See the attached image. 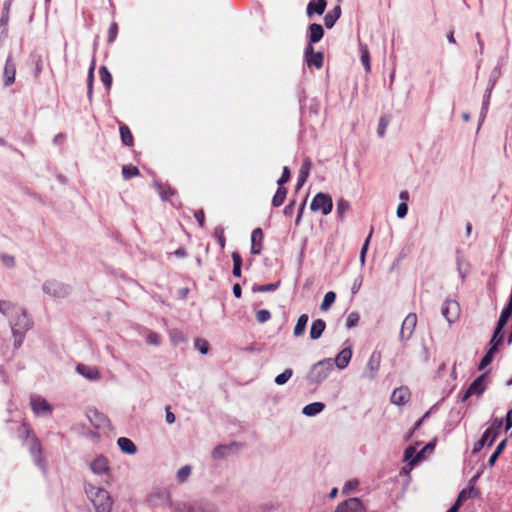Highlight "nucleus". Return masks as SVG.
Segmentation results:
<instances>
[{
  "mask_svg": "<svg viewBox=\"0 0 512 512\" xmlns=\"http://www.w3.org/2000/svg\"><path fill=\"white\" fill-rule=\"evenodd\" d=\"M497 436L498 432L495 431V428H487L480 439L483 440L487 446H491Z\"/></svg>",
  "mask_w": 512,
  "mask_h": 512,
  "instance_id": "nucleus-42",
  "label": "nucleus"
},
{
  "mask_svg": "<svg viewBox=\"0 0 512 512\" xmlns=\"http://www.w3.org/2000/svg\"><path fill=\"white\" fill-rule=\"evenodd\" d=\"M232 260H233L232 274L234 277L239 278V277H241L242 258L238 252H233Z\"/></svg>",
  "mask_w": 512,
  "mask_h": 512,
  "instance_id": "nucleus-41",
  "label": "nucleus"
},
{
  "mask_svg": "<svg viewBox=\"0 0 512 512\" xmlns=\"http://www.w3.org/2000/svg\"><path fill=\"white\" fill-rule=\"evenodd\" d=\"M359 482L357 480H350V481H347L344 486H343V493H348L354 489L357 488Z\"/></svg>",
  "mask_w": 512,
  "mask_h": 512,
  "instance_id": "nucleus-64",
  "label": "nucleus"
},
{
  "mask_svg": "<svg viewBox=\"0 0 512 512\" xmlns=\"http://www.w3.org/2000/svg\"><path fill=\"white\" fill-rule=\"evenodd\" d=\"M90 470L96 475H106L110 472L109 460L106 456L97 455L89 465Z\"/></svg>",
  "mask_w": 512,
  "mask_h": 512,
  "instance_id": "nucleus-12",
  "label": "nucleus"
},
{
  "mask_svg": "<svg viewBox=\"0 0 512 512\" xmlns=\"http://www.w3.org/2000/svg\"><path fill=\"white\" fill-rule=\"evenodd\" d=\"M9 323L14 337V348L19 349L24 342L26 333L33 327V321L27 310L19 306V308L11 314Z\"/></svg>",
  "mask_w": 512,
  "mask_h": 512,
  "instance_id": "nucleus-1",
  "label": "nucleus"
},
{
  "mask_svg": "<svg viewBox=\"0 0 512 512\" xmlns=\"http://www.w3.org/2000/svg\"><path fill=\"white\" fill-rule=\"evenodd\" d=\"M312 211H320L323 215H328L333 209V201L330 195L326 193H317L310 204Z\"/></svg>",
  "mask_w": 512,
  "mask_h": 512,
  "instance_id": "nucleus-7",
  "label": "nucleus"
},
{
  "mask_svg": "<svg viewBox=\"0 0 512 512\" xmlns=\"http://www.w3.org/2000/svg\"><path fill=\"white\" fill-rule=\"evenodd\" d=\"M304 56L308 66H314L317 69L322 68L324 61V55L322 52H315L313 46L306 45L304 49Z\"/></svg>",
  "mask_w": 512,
  "mask_h": 512,
  "instance_id": "nucleus-13",
  "label": "nucleus"
},
{
  "mask_svg": "<svg viewBox=\"0 0 512 512\" xmlns=\"http://www.w3.org/2000/svg\"><path fill=\"white\" fill-rule=\"evenodd\" d=\"M233 446H236V443L216 446L212 451L213 458L216 460L225 458L230 453Z\"/></svg>",
  "mask_w": 512,
  "mask_h": 512,
  "instance_id": "nucleus-35",
  "label": "nucleus"
},
{
  "mask_svg": "<svg viewBox=\"0 0 512 512\" xmlns=\"http://www.w3.org/2000/svg\"><path fill=\"white\" fill-rule=\"evenodd\" d=\"M442 316L451 324L454 323L460 315V306L456 300L446 299L441 308Z\"/></svg>",
  "mask_w": 512,
  "mask_h": 512,
  "instance_id": "nucleus-9",
  "label": "nucleus"
},
{
  "mask_svg": "<svg viewBox=\"0 0 512 512\" xmlns=\"http://www.w3.org/2000/svg\"><path fill=\"white\" fill-rule=\"evenodd\" d=\"M407 213H408L407 203L401 202L397 207V211H396L397 217L402 219V218L406 217Z\"/></svg>",
  "mask_w": 512,
  "mask_h": 512,
  "instance_id": "nucleus-63",
  "label": "nucleus"
},
{
  "mask_svg": "<svg viewBox=\"0 0 512 512\" xmlns=\"http://www.w3.org/2000/svg\"><path fill=\"white\" fill-rule=\"evenodd\" d=\"M456 265L459 276L462 280H464L468 273L469 264L467 263L464 254L460 250L456 251Z\"/></svg>",
  "mask_w": 512,
  "mask_h": 512,
  "instance_id": "nucleus-31",
  "label": "nucleus"
},
{
  "mask_svg": "<svg viewBox=\"0 0 512 512\" xmlns=\"http://www.w3.org/2000/svg\"><path fill=\"white\" fill-rule=\"evenodd\" d=\"M85 493L96 512H111L113 500L107 490L88 484L85 486Z\"/></svg>",
  "mask_w": 512,
  "mask_h": 512,
  "instance_id": "nucleus-3",
  "label": "nucleus"
},
{
  "mask_svg": "<svg viewBox=\"0 0 512 512\" xmlns=\"http://www.w3.org/2000/svg\"><path fill=\"white\" fill-rule=\"evenodd\" d=\"M88 417L91 424L98 429L104 428L109 424V419L98 410H90Z\"/></svg>",
  "mask_w": 512,
  "mask_h": 512,
  "instance_id": "nucleus-23",
  "label": "nucleus"
},
{
  "mask_svg": "<svg viewBox=\"0 0 512 512\" xmlns=\"http://www.w3.org/2000/svg\"><path fill=\"white\" fill-rule=\"evenodd\" d=\"M417 325V315L415 313H409L404 321L402 322L401 330H400V340L405 341L409 340L416 328Z\"/></svg>",
  "mask_w": 512,
  "mask_h": 512,
  "instance_id": "nucleus-11",
  "label": "nucleus"
},
{
  "mask_svg": "<svg viewBox=\"0 0 512 512\" xmlns=\"http://www.w3.org/2000/svg\"><path fill=\"white\" fill-rule=\"evenodd\" d=\"M99 75H100V79H101L103 85L105 86L106 90H110V88L112 86L113 78H112V75L109 72L108 68L106 66H101L99 68Z\"/></svg>",
  "mask_w": 512,
  "mask_h": 512,
  "instance_id": "nucleus-40",
  "label": "nucleus"
},
{
  "mask_svg": "<svg viewBox=\"0 0 512 512\" xmlns=\"http://www.w3.org/2000/svg\"><path fill=\"white\" fill-rule=\"evenodd\" d=\"M350 204L345 199H339L337 202V215L341 220L344 218L346 212L349 210Z\"/></svg>",
  "mask_w": 512,
  "mask_h": 512,
  "instance_id": "nucleus-50",
  "label": "nucleus"
},
{
  "mask_svg": "<svg viewBox=\"0 0 512 512\" xmlns=\"http://www.w3.org/2000/svg\"><path fill=\"white\" fill-rule=\"evenodd\" d=\"M486 376L487 373H483L479 375L476 379L472 381L469 385L468 394L480 396L486 390Z\"/></svg>",
  "mask_w": 512,
  "mask_h": 512,
  "instance_id": "nucleus-21",
  "label": "nucleus"
},
{
  "mask_svg": "<svg viewBox=\"0 0 512 512\" xmlns=\"http://www.w3.org/2000/svg\"><path fill=\"white\" fill-rule=\"evenodd\" d=\"M335 300H336V294L333 291L327 292L324 295L323 301L321 303V306H320L321 310H323V311L328 310L331 307V305L335 302Z\"/></svg>",
  "mask_w": 512,
  "mask_h": 512,
  "instance_id": "nucleus-49",
  "label": "nucleus"
},
{
  "mask_svg": "<svg viewBox=\"0 0 512 512\" xmlns=\"http://www.w3.org/2000/svg\"><path fill=\"white\" fill-rule=\"evenodd\" d=\"M479 495H480V491L477 488H475L474 486H471L469 488H465L460 491L455 503H458L459 507H461L463 501L470 499V498L471 499L477 498V497H479Z\"/></svg>",
  "mask_w": 512,
  "mask_h": 512,
  "instance_id": "nucleus-30",
  "label": "nucleus"
},
{
  "mask_svg": "<svg viewBox=\"0 0 512 512\" xmlns=\"http://www.w3.org/2000/svg\"><path fill=\"white\" fill-rule=\"evenodd\" d=\"M309 317L307 314H302L298 317L296 325L294 326L293 334L295 337H300L304 334Z\"/></svg>",
  "mask_w": 512,
  "mask_h": 512,
  "instance_id": "nucleus-34",
  "label": "nucleus"
},
{
  "mask_svg": "<svg viewBox=\"0 0 512 512\" xmlns=\"http://www.w3.org/2000/svg\"><path fill=\"white\" fill-rule=\"evenodd\" d=\"M194 347L203 355L207 354L209 350V344L203 338H196L194 340Z\"/></svg>",
  "mask_w": 512,
  "mask_h": 512,
  "instance_id": "nucleus-52",
  "label": "nucleus"
},
{
  "mask_svg": "<svg viewBox=\"0 0 512 512\" xmlns=\"http://www.w3.org/2000/svg\"><path fill=\"white\" fill-rule=\"evenodd\" d=\"M362 282H363V276L362 275H358L354 279V282H353L352 287H351V293L353 295L358 293V291L360 290V288L362 286Z\"/></svg>",
  "mask_w": 512,
  "mask_h": 512,
  "instance_id": "nucleus-61",
  "label": "nucleus"
},
{
  "mask_svg": "<svg viewBox=\"0 0 512 512\" xmlns=\"http://www.w3.org/2000/svg\"><path fill=\"white\" fill-rule=\"evenodd\" d=\"M507 438L503 439L502 441H500L495 449V451L491 454V456L489 457L488 459V465L490 467L494 466V464L496 463L498 457L500 456V454L504 451V449L506 448L507 446Z\"/></svg>",
  "mask_w": 512,
  "mask_h": 512,
  "instance_id": "nucleus-39",
  "label": "nucleus"
},
{
  "mask_svg": "<svg viewBox=\"0 0 512 512\" xmlns=\"http://www.w3.org/2000/svg\"><path fill=\"white\" fill-rule=\"evenodd\" d=\"M263 238H264V235H263V231L261 228H255L252 231L251 248H250L251 254H253V255L261 254L262 249H263V246H262Z\"/></svg>",
  "mask_w": 512,
  "mask_h": 512,
  "instance_id": "nucleus-20",
  "label": "nucleus"
},
{
  "mask_svg": "<svg viewBox=\"0 0 512 512\" xmlns=\"http://www.w3.org/2000/svg\"><path fill=\"white\" fill-rule=\"evenodd\" d=\"M327 7L326 0H310L306 7V15L312 18L314 15H322Z\"/></svg>",
  "mask_w": 512,
  "mask_h": 512,
  "instance_id": "nucleus-18",
  "label": "nucleus"
},
{
  "mask_svg": "<svg viewBox=\"0 0 512 512\" xmlns=\"http://www.w3.org/2000/svg\"><path fill=\"white\" fill-rule=\"evenodd\" d=\"M19 436L23 439L24 444L28 447L33 457L34 463L40 469L45 471V459L42 455V445L35 434L25 425L19 430Z\"/></svg>",
  "mask_w": 512,
  "mask_h": 512,
  "instance_id": "nucleus-2",
  "label": "nucleus"
},
{
  "mask_svg": "<svg viewBox=\"0 0 512 512\" xmlns=\"http://www.w3.org/2000/svg\"><path fill=\"white\" fill-rule=\"evenodd\" d=\"M340 16L341 7L340 5H337L324 16L325 27L328 29L333 28L337 20L340 18Z\"/></svg>",
  "mask_w": 512,
  "mask_h": 512,
  "instance_id": "nucleus-29",
  "label": "nucleus"
},
{
  "mask_svg": "<svg viewBox=\"0 0 512 512\" xmlns=\"http://www.w3.org/2000/svg\"><path fill=\"white\" fill-rule=\"evenodd\" d=\"M504 340V332L503 330L494 329L492 337L488 343V351L496 354L499 351V346L502 344Z\"/></svg>",
  "mask_w": 512,
  "mask_h": 512,
  "instance_id": "nucleus-26",
  "label": "nucleus"
},
{
  "mask_svg": "<svg viewBox=\"0 0 512 512\" xmlns=\"http://www.w3.org/2000/svg\"><path fill=\"white\" fill-rule=\"evenodd\" d=\"M146 503L152 508L171 507V494L166 488H156L148 494Z\"/></svg>",
  "mask_w": 512,
  "mask_h": 512,
  "instance_id": "nucleus-6",
  "label": "nucleus"
},
{
  "mask_svg": "<svg viewBox=\"0 0 512 512\" xmlns=\"http://www.w3.org/2000/svg\"><path fill=\"white\" fill-rule=\"evenodd\" d=\"M410 391L406 387L396 388L391 394V402L395 405H403L410 399Z\"/></svg>",
  "mask_w": 512,
  "mask_h": 512,
  "instance_id": "nucleus-22",
  "label": "nucleus"
},
{
  "mask_svg": "<svg viewBox=\"0 0 512 512\" xmlns=\"http://www.w3.org/2000/svg\"><path fill=\"white\" fill-rule=\"evenodd\" d=\"M117 34H118V25H117V23L113 22L110 25L109 30H108V42L112 43L116 39Z\"/></svg>",
  "mask_w": 512,
  "mask_h": 512,
  "instance_id": "nucleus-59",
  "label": "nucleus"
},
{
  "mask_svg": "<svg viewBox=\"0 0 512 512\" xmlns=\"http://www.w3.org/2000/svg\"><path fill=\"white\" fill-rule=\"evenodd\" d=\"M42 290L54 299L66 298L71 293L70 285L55 279L46 280L42 285Z\"/></svg>",
  "mask_w": 512,
  "mask_h": 512,
  "instance_id": "nucleus-5",
  "label": "nucleus"
},
{
  "mask_svg": "<svg viewBox=\"0 0 512 512\" xmlns=\"http://www.w3.org/2000/svg\"><path fill=\"white\" fill-rule=\"evenodd\" d=\"M359 314L357 312H351L346 319V328L351 329L355 327L359 322Z\"/></svg>",
  "mask_w": 512,
  "mask_h": 512,
  "instance_id": "nucleus-55",
  "label": "nucleus"
},
{
  "mask_svg": "<svg viewBox=\"0 0 512 512\" xmlns=\"http://www.w3.org/2000/svg\"><path fill=\"white\" fill-rule=\"evenodd\" d=\"M494 356H495L494 353L487 350L478 365V370H480V371L484 370L488 365H490L494 359Z\"/></svg>",
  "mask_w": 512,
  "mask_h": 512,
  "instance_id": "nucleus-53",
  "label": "nucleus"
},
{
  "mask_svg": "<svg viewBox=\"0 0 512 512\" xmlns=\"http://www.w3.org/2000/svg\"><path fill=\"white\" fill-rule=\"evenodd\" d=\"M512 316V313L508 310H505L504 308L502 309L501 313H500V316H499V319L496 323V329L499 330H503L504 327L507 325L510 317Z\"/></svg>",
  "mask_w": 512,
  "mask_h": 512,
  "instance_id": "nucleus-44",
  "label": "nucleus"
},
{
  "mask_svg": "<svg viewBox=\"0 0 512 512\" xmlns=\"http://www.w3.org/2000/svg\"><path fill=\"white\" fill-rule=\"evenodd\" d=\"M279 285H280V282L269 283V284H265V285H256L255 284L252 287V291L254 293L255 292H261V293L273 292L278 289Z\"/></svg>",
  "mask_w": 512,
  "mask_h": 512,
  "instance_id": "nucleus-43",
  "label": "nucleus"
},
{
  "mask_svg": "<svg viewBox=\"0 0 512 512\" xmlns=\"http://www.w3.org/2000/svg\"><path fill=\"white\" fill-rule=\"evenodd\" d=\"M325 409V404L322 402H312L303 407L302 413L308 417L316 416Z\"/></svg>",
  "mask_w": 512,
  "mask_h": 512,
  "instance_id": "nucleus-33",
  "label": "nucleus"
},
{
  "mask_svg": "<svg viewBox=\"0 0 512 512\" xmlns=\"http://www.w3.org/2000/svg\"><path fill=\"white\" fill-rule=\"evenodd\" d=\"M10 8H11V0H6L3 5L0 22L7 26H8V22H9Z\"/></svg>",
  "mask_w": 512,
  "mask_h": 512,
  "instance_id": "nucleus-54",
  "label": "nucleus"
},
{
  "mask_svg": "<svg viewBox=\"0 0 512 512\" xmlns=\"http://www.w3.org/2000/svg\"><path fill=\"white\" fill-rule=\"evenodd\" d=\"M192 468L190 465H184L177 471V480L179 483H184L187 481L189 476L191 475Z\"/></svg>",
  "mask_w": 512,
  "mask_h": 512,
  "instance_id": "nucleus-47",
  "label": "nucleus"
},
{
  "mask_svg": "<svg viewBox=\"0 0 512 512\" xmlns=\"http://www.w3.org/2000/svg\"><path fill=\"white\" fill-rule=\"evenodd\" d=\"M351 358V347H345L336 355L333 359V363L338 369L343 370L349 365Z\"/></svg>",
  "mask_w": 512,
  "mask_h": 512,
  "instance_id": "nucleus-19",
  "label": "nucleus"
},
{
  "mask_svg": "<svg viewBox=\"0 0 512 512\" xmlns=\"http://www.w3.org/2000/svg\"><path fill=\"white\" fill-rule=\"evenodd\" d=\"M119 131L122 144L125 146H132L134 139L129 127L125 124H121Z\"/></svg>",
  "mask_w": 512,
  "mask_h": 512,
  "instance_id": "nucleus-37",
  "label": "nucleus"
},
{
  "mask_svg": "<svg viewBox=\"0 0 512 512\" xmlns=\"http://www.w3.org/2000/svg\"><path fill=\"white\" fill-rule=\"evenodd\" d=\"M326 328V322L323 319H316L312 322L310 327V339L317 340L319 339Z\"/></svg>",
  "mask_w": 512,
  "mask_h": 512,
  "instance_id": "nucleus-27",
  "label": "nucleus"
},
{
  "mask_svg": "<svg viewBox=\"0 0 512 512\" xmlns=\"http://www.w3.org/2000/svg\"><path fill=\"white\" fill-rule=\"evenodd\" d=\"M388 126V120L385 117H381L378 122L377 134L379 137H384L386 128Z\"/></svg>",
  "mask_w": 512,
  "mask_h": 512,
  "instance_id": "nucleus-58",
  "label": "nucleus"
},
{
  "mask_svg": "<svg viewBox=\"0 0 512 512\" xmlns=\"http://www.w3.org/2000/svg\"><path fill=\"white\" fill-rule=\"evenodd\" d=\"M117 445L120 450L128 455H134L137 452V447L134 442L127 437H119L117 439Z\"/></svg>",
  "mask_w": 512,
  "mask_h": 512,
  "instance_id": "nucleus-28",
  "label": "nucleus"
},
{
  "mask_svg": "<svg viewBox=\"0 0 512 512\" xmlns=\"http://www.w3.org/2000/svg\"><path fill=\"white\" fill-rule=\"evenodd\" d=\"M214 237L217 239V242L221 249L225 247L226 238L224 235V228L222 226H216L214 229Z\"/></svg>",
  "mask_w": 512,
  "mask_h": 512,
  "instance_id": "nucleus-51",
  "label": "nucleus"
},
{
  "mask_svg": "<svg viewBox=\"0 0 512 512\" xmlns=\"http://www.w3.org/2000/svg\"><path fill=\"white\" fill-rule=\"evenodd\" d=\"M16 75V65L12 59V56L9 55L6 59L3 78H4V86L8 87L12 85L15 81Z\"/></svg>",
  "mask_w": 512,
  "mask_h": 512,
  "instance_id": "nucleus-17",
  "label": "nucleus"
},
{
  "mask_svg": "<svg viewBox=\"0 0 512 512\" xmlns=\"http://www.w3.org/2000/svg\"><path fill=\"white\" fill-rule=\"evenodd\" d=\"M30 405L36 416H45L52 413V406L46 399L39 395H32L30 397Z\"/></svg>",
  "mask_w": 512,
  "mask_h": 512,
  "instance_id": "nucleus-10",
  "label": "nucleus"
},
{
  "mask_svg": "<svg viewBox=\"0 0 512 512\" xmlns=\"http://www.w3.org/2000/svg\"><path fill=\"white\" fill-rule=\"evenodd\" d=\"M381 362V354L378 351H373L370 355L366 367L363 371L362 377L368 380H374L378 374Z\"/></svg>",
  "mask_w": 512,
  "mask_h": 512,
  "instance_id": "nucleus-8",
  "label": "nucleus"
},
{
  "mask_svg": "<svg viewBox=\"0 0 512 512\" xmlns=\"http://www.w3.org/2000/svg\"><path fill=\"white\" fill-rule=\"evenodd\" d=\"M335 512H364V506L360 499L349 498L341 502Z\"/></svg>",
  "mask_w": 512,
  "mask_h": 512,
  "instance_id": "nucleus-14",
  "label": "nucleus"
},
{
  "mask_svg": "<svg viewBox=\"0 0 512 512\" xmlns=\"http://www.w3.org/2000/svg\"><path fill=\"white\" fill-rule=\"evenodd\" d=\"M76 371L89 381H98L101 378L100 372L95 366L78 364L76 366Z\"/></svg>",
  "mask_w": 512,
  "mask_h": 512,
  "instance_id": "nucleus-16",
  "label": "nucleus"
},
{
  "mask_svg": "<svg viewBox=\"0 0 512 512\" xmlns=\"http://www.w3.org/2000/svg\"><path fill=\"white\" fill-rule=\"evenodd\" d=\"M290 177H291L290 169L287 166H284L283 170H282V175L277 180V185L280 187H283V185L290 180Z\"/></svg>",
  "mask_w": 512,
  "mask_h": 512,
  "instance_id": "nucleus-57",
  "label": "nucleus"
},
{
  "mask_svg": "<svg viewBox=\"0 0 512 512\" xmlns=\"http://www.w3.org/2000/svg\"><path fill=\"white\" fill-rule=\"evenodd\" d=\"M293 375L291 368L285 369L281 374L277 375L274 379L275 384L282 386L286 384Z\"/></svg>",
  "mask_w": 512,
  "mask_h": 512,
  "instance_id": "nucleus-45",
  "label": "nucleus"
},
{
  "mask_svg": "<svg viewBox=\"0 0 512 512\" xmlns=\"http://www.w3.org/2000/svg\"><path fill=\"white\" fill-rule=\"evenodd\" d=\"M324 36V29L322 25L312 23L308 26L307 31V45L313 46L318 43Z\"/></svg>",
  "mask_w": 512,
  "mask_h": 512,
  "instance_id": "nucleus-15",
  "label": "nucleus"
},
{
  "mask_svg": "<svg viewBox=\"0 0 512 512\" xmlns=\"http://www.w3.org/2000/svg\"><path fill=\"white\" fill-rule=\"evenodd\" d=\"M334 369L332 358H325L314 363L306 374V381L310 385L318 386L323 383Z\"/></svg>",
  "mask_w": 512,
  "mask_h": 512,
  "instance_id": "nucleus-4",
  "label": "nucleus"
},
{
  "mask_svg": "<svg viewBox=\"0 0 512 512\" xmlns=\"http://www.w3.org/2000/svg\"><path fill=\"white\" fill-rule=\"evenodd\" d=\"M360 53H361V55H360L361 63L363 64L365 71L369 72L370 71V54H369L368 48L364 45H360Z\"/></svg>",
  "mask_w": 512,
  "mask_h": 512,
  "instance_id": "nucleus-46",
  "label": "nucleus"
},
{
  "mask_svg": "<svg viewBox=\"0 0 512 512\" xmlns=\"http://www.w3.org/2000/svg\"><path fill=\"white\" fill-rule=\"evenodd\" d=\"M18 308L19 306L11 301L0 300V313L8 319Z\"/></svg>",
  "mask_w": 512,
  "mask_h": 512,
  "instance_id": "nucleus-36",
  "label": "nucleus"
},
{
  "mask_svg": "<svg viewBox=\"0 0 512 512\" xmlns=\"http://www.w3.org/2000/svg\"><path fill=\"white\" fill-rule=\"evenodd\" d=\"M287 192L288 191L285 187L278 186V189L272 198V206L275 208L280 207L286 199Z\"/></svg>",
  "mask_w": 512,
  "mask_h": 512,
  "instance_id": "nucleus-38",
  "label": "nucleus"
},
{
  "mask_svg": "<svg viewBox=\"0 0 512 512\" xmlns=\"http://www.w3.org/2000/svg\"><path fill=\"white\" fill-rule=\"evenodd\" d=\"M421 460L419 451L414 446H408L404 451V461L408 462L410 467L415 466Z\"/></svg>",
  "mask_w": 512,
  "mask_h": 512,
  "instance_id": "nucleus-32",
  "label": "nucleus"
},
{
  "mask_svg": "<svg viewBox=\"0 0 512 512\" xmlns=\"http://www.w3.org/2000/svg\"><path fill=\"white\" fill-rule=\"evenodd\" d=\"M271 319V313L267 309H261L256 312V320L263 324Z\"/></svg>",
  "mask_w": 512,
  "mask_h": 512,
  "instance_id": "nucleus-56",
  "label": "nucleus"
},
{
  "mask_svg": "<svg viewBox=\"0 0 512 512\" xmlns=\"http://www.w3.org/2000/svg\"><path fill=\"white\" fill-rule=\"evenodd\" d=\"M311 165H312V163L309 158H305L303 160L300 171H299V175H298V180H297V185H296L297 189H300L304 185V183L307 181V178L310 173Z\"/></svg>",
  "mask_w": 512,
  "mask_h": 512,
  "instance_id": "nucleus-25",
  "label": "nucleus"
},
{
  "mask_svg": "<svg viewBox=\"0 0 512 512\" xmlns=\"http://www.w3.org/2000/svg\"><path fill=\"white\" fill-rule=\"evenodd\" d=\"M154 187L156 188L162 201H169L170 197L176 194V191L167 184H162L158 180H154Z\"/></svg>",
  "mask_w": 512,
  "mask_h": 512,
  "instance_id": "nucleus-24",
  "label": "nucleus"
},
{
  "mask_svg": "<svg viewBox=\"0 0 512 512\" xmlns=\"http://www.w3.org/2000/svg\"><path fill=\"white\" fill-rule=\"evenodd\" d=\"M146 341L149 344L158 346V345L161 344V337H160V335L158 333L151 332V333L148 334Z\"/></svg>",
  "mask_w": 512,
  "mask_h": 512,
  "instance_id": "nucleus-60",
  "label": "nucleus"
},
{
  "mask_svg": "<svg viewBox=\"0 0 512 512\" xmlns=\"http://www.w3.org/2000/svg\"><path fill=\"white\" fill-rule=\"evenodd\" d=\"M3 264L8 268H13L15 266V258L8 254H2L0 256Z\"/></svg>",
  "mask_w": 512,
  "mask_h": 512,
  "instance_id": "nucleus-62",
  "label": "nucleus"
},
{
  "mask_svg": "<svg viewBox=\"0 0 512 512\" xmlns=\"http://www.w3.org/2000/svg\"><path fill=\"white\" fill-rule=\"evenodd\" d=\"M137 175H139V169L136 166L124 165L122 167V176L125 180H129Z\"/></svg>",
  "mask_w": 512,
  "mask_h": 512,
  "instance_id": "nucleus-48",
  "label": "nucleus"
}]
</instances>
